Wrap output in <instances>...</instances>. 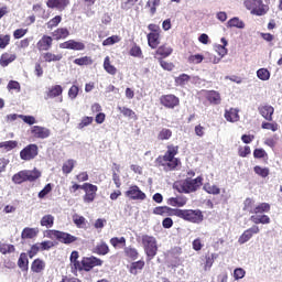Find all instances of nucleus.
I'll use <instances>...</instances> for the list:
<instances>
[{"instance_id": "4d7b16f0", "label": "nucleus", "mask_w": 282, "mask_h": 282, "mask_svg": "<svg viewBox=\"0 0 282 282\" xmlns=\"http://www.w3.org/2000/svg\"><path fill=\"white\" fill-rule=\"evenodd\" d=\"M124 252L133 261H135V259H138V250H135V248L126 247Z\"/></svg>"}, {"instance_id": "a18cd8bd", "label": "nucleus", "mask_w": 282, "mask_h": 282, "mask_svg": "<svg viewBox=\"0 0 282 282\" xmlns=\"http://www.w3.org/2000/svg\"><path fill=\"white\" fill-rule=\"evenodd\" d=\"M257 77L260 80H270V70L268 68H260L257 70Z\"/></svg>"}, {"instance_id": "a211bd4d", "label": "nucleus", "mask_w": 282, "mask_h": 282, "mask_svg": "<svg viewBox=\"0 0 282 282\" xmlns=\"http://www.w3.org/2000/svg\"><path fill=\"white\" fill-rule=\"evenodd\" d=\"M260 115L263 119L272 122V116L274 115V107L270 105H264L259 108Z\"/></svg>"}, {"instance_id": "2f4dec72", "label": "nucleus", "mask_w": 282, "mask_h": 282, "mask_svg": "<svg viewBox=\"0 0 282 282\" xmlns=\"http://www.w3.org/2000/svg\"><path fill=\"white\" fill-rule=\"evenodd\" d=\"M31 270H32V272L40 274V272H43L45 270V261H43L41 259L34 260L32 262Z\"/></svg>"}, {"instance_id": "7ed1b4c3", "label": "nucleus", "mask_w": 282, "mask_h": 282, "mask_svg": "<svg viewBox=\"0 0 282 282\" xmlns=\"http://www.w3.org/2000/svg\"><path fill=\"white\" fill-rule=\"evenodd\" d=\"M243 6L256 17H264V14H268V11L270 10V7L263 3V0H245Z\"/></svg>"}, {"instance_id": "423d86ee", "label": "nucleus", "mask_w": 282, "mask_h": 282, "mask_svg": "<svg viewBox=\"0 0 282 282\" xmlns=\"http://www.w3.org/2000/svg\"><path fill=\"white\" fill-rule=\"evenodd\" d=\"M44 237H47V239H57L61 243H74L78 239L76 236L59 230H46Z\"/></svg>"}, {"instance_id": "bf43d9fd", "label": "nucleus", "mask_w": 282, "mask_h": 282, "mask_svg": "<svg viewBox=\"0 0 282 282\" xmlns=\"http://www.w3.org/2000/svg\"><path fill=\"white\" fill-rule=\"evenodd\" d=\"M19 118L25 122V124H36V118L34 116L20 115Z\"/></svg>"}, {"instance_id": "5701e85b", "label": "nucleus", "mask_w": 282, "mask_h": 282, "mask_svg": "<svg viewBox=\"0 0 282 282\" xmlns=\"http://www.w3.org/2000/svg\"><path fill=\"white\" fill-rule=\"evenodd\" d=\"M104 69L107 72V74H110V76H116V74H118V68L111 65V59L109 56H106L104 59Z\"/></svg>"}, {"instance_id": "f8f14e48", "label": "nucleus", "mask_w": 282, "mask_h": 282, "mask_svg": "<svg viewBox=\"0 0 282 282\" xmlns=\"http://www.w3.org/2000/svg\"><path fill=\"white\" fill-rule=\"evenodd\" d=\"M160 102L163 107H166V109H175V107L180 105V98L175 95H163L160 98Z\"/></svg>"}, {"instance_id": "c03bdc74", "label": "nucleus", "mask_w": 282, "mask_h": 282, "mask_svg": "<svg viewBox=\"0 0 282 282\" xmlns=\"http://www.w3.org/2000/svg\"><path fill=\"white\" fill-rule=\"evenodd\" d=\"M213 263H215V254L207 256L205 258V264L203 267V270L205 272H210V268H213Z\"/></svg>"}, {"instance_id": "a19ab883", "label": "nucleus", "mask_w": 282, "mask_h": 282, "mask_svg": "<svg viewBox=\"0 0 282 282\" xmlns=\"http://www.w3.org/2000/svg\"><path fill=\"white\" fill-rule=\"evenodd\" d=\"M18 265L23 271L28 270V265H30V260H28V254H25V253L20 254V258L18 260Z\"/></svg>"}, {"instance_id": "c85d7f7f", "label": "nucleus", "mask_w": 282, "mask_h": 282, "mask_svg": "<svg viewBox=\"0 0 282 282\" xmlns=\"http://www.w3.org/2000/svg\"><path fill=\"white\" fill-rule=\"evenodd\" d=\"M148 44L152 50H155L160 45V33L148 34Z\"/></svg>"}, {"instance_id": "0eeeda50", "label": "nucleus", "mask_w": 282, "mask_h": 282, "mask_svg": "<svg viewBox=\"0 0 282 282\" xmlns=\"http://www.w3.org/2000/svg\"><path fill=\"white\" fill-rule=\"evenodd\" d=\"M202 182H204V178L202 176H198L194 180L187 178L185 180L181 185L180 188H177L178 193H195L199 186H202Z\"/></svg>"}, {"instance_id": "58836bf2", "label": "nucleus", "mask_w": 282, "mask_h": 282, "mask_svg": "<svg viewBox=\"0 0 282 282\" xmlns=\"http://www.w3.org/2000/svg\"><path fill=\"white\" fill-rule=\"evenodd\" d=\"M110 243L113 248H124L127 246V239L124 237H115L110 239Z\"/></svg>"}, {"instance_id": "3c124183", "label": "nucleus", "mask_w": 282, "mask_h": 282, "mask_svg": "<svg viewBox=\"0 0 282 282\" xmlns=\"http://www.w3.org/2000/svg\"><path fill=\"white\" fill-rule=\"evenodd\" d=\"M187 61L192 65H199V63H202L204 61V55H202V54L191 55Z\"/></svg>"}, {"instance_id": "72a5a7b5", "label": "nucleus", "mask_w": 282, "mask_h": 282, "mask_svg": "<svg viewBox=\"0 0 282 282\" xmlns=\"http://www.w3.org/2000/svg\"><path fill=\"white\" fill-rule=\"evenodd\" d=\"M227 28H238V30H243V28H246V23H243L239 18H232L227 22Z\"/></svg>"}, {"instance_id": "2eb2a0df", "label": "nucleus", "mask_w": 282, "mask_h": 282, "mask_svg": "<svg viewBox=\"0 0 282 282\" xmlns=\"http://www.w3.org/2000/svg\"><path fill=\"white\" fill-rule=\"evenodd\" d=\"M31 133L34 135V138H39L40 140H45L50 134V129L41 126H33L31 129Z\"/></svg>"}, {"instance_id": "6e6d98bb", "label": "nucleus", "mask_w": 282, "mask_h": 282, "mask_svg": "<svg viewBox=\"0 0 282 282\" xmlns=\"http://www.w3.org/2000/svg\"><path fill=\"white\" fill-rule=\"evenodd\" d=\"M189 80H191V77L186 74H183L175 79V83H176V85L184 87V85H188Z\"/></svg>"}, {"instance_id": "603ef678", "label": "nucleus", "mask_w": 282, "mask_h": 282, "mask_svg": "<svg viewBox=\"0 0 282 282\" xmlns=\"http://www.w3.org/2000/svg\"><path fill=\"white\" fill-rule=\"evenodd\" d=\"M142 268H144V261L133 262L130 267V273L138 274V270H142Z\"/></svg>"}, {"instance_id": "39448f33", "label": "nucleus", "mask_w": 282, "mask_h": 282, "mask_svg": "<svg viewBox=\"0 0 282 282\" xmlns=\"http://www.w3.org/2000/svg\"><path fill=\"white\" fill-rule=\"evenodd\" d=\"M141 241L147 257H149V259H153V257L158 254V240L155 237L144 235L142 236Z\"/></svg>"}, {"instance_id": "4c0bfd02", "label": "nucleus", "mask_w": 282, "mask_h": 282, "mask_svg": "<svg viewBox=\"0 0 282 282\" xmlns=\"http://www.w3.org/2000/svg\"><path fill=\"white\" fill-rule=\"evenodd\" d=\"M203 188L208 195H219L221 193V189L217 185H210V183H206Z\"/></svg>"}, {"instance_id": "680f3d73", "label": "nucleus", "mask_w": 282, "mask_h": 282, "mask_svg": "<svg viewBox=\"0 0 282 282\" xmlns=\"http://www.w3.org/2000/svg\"><path fill=\"white\" fill-rule=\"evenodd\" d=\"M158 6H160V0H149L148 8H150L151 14H155L158 11Z\"/></svg>"}, {"instance_id": "338daca9", "label": "nucleus", "mask_w": 282, "mask_h": 282, "mask_svg": "<svg viewBox=\"0 0 282 282\" xmlns=\"http://www.w3.org/2000/svg\"><path fill=\"white\" fill-rule=\"evenodd\" d=\"M254 205V200L252 198H246L245 200V210H248V213H253L254 208L252 206Z\"/></svg>"}, {"instance_id": "c756f323", "label": "nucleus", "mask_w": 282, "mask_h": 282, "mask_svg": "<svg viewBox=\"0 0 282 282\" xmlns=\"http://www.w3.org/2000/svg\"><path fill=\"white\" fill-rule=\"evenodd\" d=\"M37 235L39 228L26 227L22 231V239H34V237H37Z\"/></svg>"}, {"instance_id": "774afa93", "label": "nucleus", "mask_w": 282, "mask_h": 282, "mask_svg": "<svg viewBox=\"0 0 282 282\" xmlns=\"http://www.w3.org/2000/svg\"><path fill=\"white\" fill-rule=\"evenodd\" d=\"M70 268H72L73 274H76V272H78V270H84L83 263H80V261H78V260L75 262H70Z\"/></svg>"}, {"instance_id": "0e129e2a", "label": "nucleus", "mask_w": 282, "mask_h": 282, "mask_svg": "<svg viewBox=\"0 0 282 282\" xmlns=\"http://www.w3.org/2000/svg\"><path fill=\"white\" fill-rule=\"evenodd\" d=\"M262 129H267L269 131H279V124L278 123H270V122H262Z\"/></svg>"}, {"instance_id": "f257e3e1", "label": "nucleus", "mask_w": 282, "mask_h": 282, "mask_svg": "<svg viewBox=\"0 0 282 282\" xmlns=\"http://www.w3.org/2000/svg\"><path fill=\"white\" fill-rule=\"evenodd\" d=\"M180 148L177 145H169L167 151L163 156L158 158L160 166H163V171H175L180 166V159L175 158L178 153Z\"/></svg>"}, {"instance_id": "79ce46f5", "label": "nucleus", "mask_w": 282, "mask_h": 282, "mask_svg": "<svg viewBox=\"0 0 282 282\" xmlns=\"http://www.w3.org/2000/svg\"><path fill=\"white\" fill-rule=\"evenodd\" d=\"M254 174L259 175L260 177H268L270 175V169L261 167L259 165L253 167Z\"/></svg>"}, {"instance_id": "e433bc0d", "label": "nucleus", "mask_w": 282, "mask_h": 282, "mask_svg": "<svg viewBox=\"0 0 282 282\" xmlns=\"http://www.w3.org/2000/svg\"><path fill=\"white\" fill-rule=\"evenodd\" d=\"M156 54L159 56H162L163 58H166V57L171 56V54H173V48L171 46L163 45L156 50Z\"/></svg>"}, {"instance_id": "f3484780", "label": "nucleus", "mask_w": 282, "mask_h": 282, "mask_svg": "<svg viewBox=\"0 0 282 282\" xmlns=\"http://www.w3.org/2000/svg\"><path fill=\"white\" fill-rule=\"evenodd\" d=\"M54 40L50 35H43L42 39L37 42L36 47L40 52H47V50H51L52 42Z\"/></svg>"}, {"instance_id": "09e8293b", "label": "nucleus", "mask_w": 282, "mask_h": 282, "mask_svg": "<svg viewBox=\"0 0 282 282\" xmlns=\"http://www.w3.org/2000/svg\"><path fill=\"white\" fill-rule=\"evenodd\" d=\"M61 21H63V18L61 15H56L46 23V26L48 30H53V28L58 26Z\"/></svg>"}, {"instance_id": "4be33fe9", "label": "nucleus", "mask_w": 282, "mask_h": 282, "mask_svg": "<svg viewBox=\"0 0 282 282\" xmlns=\"http://www.w3.org/2000/svg\"><path fill=\"white\" fill-rule=\"evenodd\" d=\"M14 61H17V54L3 53L0 57V65L1 67H8Z\"/></svg>"}, {"instance_id": "20e7f679", "label": "nucleus", "mask_w": 282, "mask_h": 282, "mask_svg": "<svg viewBox=\"0 0 282 282\" xmlns=\"http://www.w3.org/2000/svg\"><path fill=\"white\" fill-rule=\"evenodd\" d=\"M41 177V172L36 169L30 171L24 170L12 176V182L14 184H23V182H36Z\"/></svg>"}, {"instance_id": "bb28decb", "label": "nucleus", "mask_w": 282, "mask_h": 282, "mask_svg": "<svg viewBox=\"0 0 282 282\" xmlns=\"http://www.w3.org/2000/svg\"><path fill=\"white\" fill-rule=\"evenodd\" d=\"M52 36H53V39H55V41H61L63 39H67V36H69V30H67L65 28L56 29L52 33Z\"/></svg>"}, {"instance_id": "b1692460", "label": "nucleus", "mask_w": 282, "mask_h": 282, "mask_svg": "<svg viewBox=\"0 0 282 282\" xmlns=\"http://www.w3.org/2000/svg\"><path fill=\"white\" fill-rule=\"evenodd\" d=\"M63 95V86L55 85L48 88V91L46 93L47 98H58V96Z\"/></svg>"}, {"instance_id": "5fc2aeb1", "label": "nucleus", "mask_w": 282, "mask_h": 282, "mask_svg": "<svg viewBox=\"0 0 282 282\" xmlns=\"http://www.w3.org/2000/svg\"><path fill=\"white\" fill-rule=\"evenodd\" d=\"M94 122V117H84L77 126V129H85V127H89Z\"/></svg>"}, {"instance_id": "8fccbe9b", "label": "nucleus", "mask_w": 282, "mask_h": 282, "mask_svg": "<svg viewBox=\"0 0 282 282\" xmlns=\"http://www.w3.org/2000/svg\"><path fill=\"white\" fill-rule=\"evenodd\" d=\"M14 247L13 245H8V243H2L0 245V252L1 254H12L14 252Z\"/></svg>"}, {"instance_id": "473e14b6", "label": "nucleus", "mask_w": 282, "mask_h": 282, "mask_svg": "<svg viewBox=\"0 0 282 282\" xmlns=\"http://www.w3.org/2000/svg\"><path fill=\"white\" fill-rule=\"evenodd\" d=\"M263 213H270V204L260 203L253 208L252 215H263Z\"/></svg>"}, {"instance_id": "052dcab7", "label": "nucleus", "mask_w": 282, "mask_h": 282, "mask_svg": "<svg viewBox=\"0 0 282 282\" xmlns=\"http://www.w3.org/2000/svg\"><path fill=\"white\" fill-rule=\"evenodd\" d=\"M78 86L73 85L68 90V98H70V100H76V98L78 97Z\"/></svg>"}, {"instance_id": "e2e57ef3", "label": "nucleus", "mask_w": 282, "mask_h": 282, "mask_svg": "<svg viewBox=\"0 0 282 282\" xmlns=\"http://www.w3.org/2000/svg\"><path fill=\"white\" fill-rule=\"evenodd\" d=\"M50 193H52V185H51V183L45 185V187L37 194V197L40 199H43L46 195H50Z\"/></svg>"}, {"instance_id": "13d9d810", "label": "nucleus", "mask_w": 282, "mask_h": 282, "mask_svg": "<svg viewBox=\"0 0 282 282\" xmlns=\"http://www.w3.org/2000/svg\"><path fill=\"white\" fill-rule=\"evenodd\" d=\"M10 45V35H0V50H6Z\"/></svg>"}, {"instance_id": "6e6552de", "label": "nucleus", "mask_w": 282, "mask_h": 282, "mask_svg": "<svg viewBox=\"0 0 282 282\" xmlns=\"http://www.w3.org/2000/svg\"><path fill=\"white\" fill-rule=\"evenodd\" d=\"M82 191L85 192L84 202L85 204H91L96 199V193H98V186L91 183H85L82 185Z\"/></svg>"}, {"instance_id": "cd10ccee", "label": "nucleus", "mask_w": 282, "mask_h": 282, "mask_svg": "<svg viewBox=\"0 0 282 282\" xmlns=\"http://www.w3.org/2000/svg\"><path fill=\"white\" fill-rule=\"evenodd\" d=\"M40 226H42V228H52L54 226V216L53 215H44L41 220H40Z\"/></svg>"}, {"instance_id": "6ab92c4d", "label": "nucleus", "mask_w": 282, "mask_h": 282, "mask_svg": "<svg viewBox=\"0 0 282 282\" xmlns=\"http://www.w3.org/2000/svg\"><path fill=\"white\" fill-rule=\"evenodd\" d=\"M187 202H188V198H186V196H176L167 199L169 206H174L177 208H182L186 206Z\"/></svg>"}, {"instance_id": "ddd939ff", "label": "nucleus", "mask_w": 282, "mask_h": 282, "mask_svg": "<svg viewBox=\"0 0 282 282\" xmlns=\"http://www.w3.org/2000/svg\"><path fill=\"white\" fill-rule=\"evenodd\" d=\"M82 265L85 272H89L93 268L102 265V260L96 257L84 258Z\"/></svg>"}, {"instance_id": "f03ea898", "label": "nucleus", "mask_w": 282, "mask_h": 282, "mask_svg": "<svg viewBox=\"0 0 282 282\" xmlns=\"http://www.w3.org/2000/svg\"><path fill=\"white\" fill-rule=\"evenodd\" d=\"M174 215L192 224H202L204 221V215L199 209H175Z\"/></svg>"}, {"instance_id": "412c9836", "label": "nucleus", "mask_w": 282, "mask_h": 282, "mask_svg": "<svg viewBox=\"0 0 282 282\" xmlns=\"http://www.w3.org/2000/svg\"><path fill=\"white\" fill-rule=\"evenodd\" d=\"M210 105H221V95L217 90H209L206 95Z\"/></svg>"}, {"instance_id": "9b49d317", "label": "nucleus", "mask_w": 282, "mask_h": 282, "mask_svg": "<svg viewBox=\"0 0 282 282\" xmlns=\"http://www.w3.org/2000/svg\"><path fill=\"white\" fill-rule=\"evenodd\" d=\"M260 230L261 229H259V226L253 225L251 228L243 231V234L238 239V243H240V246H243V243H248V241L252 239L254 235H259Z\"/></svg>"}, {"instance_id": "37998d69", "label": "nucleus", "mask_w": 282, "mask_h": 282, "mask_svg": "<svg viewBox=\"0 0 282 282\" xmlns=\"http://www.w3.org/2000/svg\"><path fill=\"white\" fill-rule=\"evenodd\" d=\"M120 41H122V39L119 35H112L108 39H106L102 42L104 47H107L109 45H116V43H120Z\"/></svg>"}, {"instance_id": "49530a36", "label": "nucleus", "mask_w": 282, "mask_h": 282, "mask_svg": "<svg viewBox=\"0 0 282 282\" xmlns=\"http://www.w3.org/2000/svg\"><path fill=\"white\" fill-rule=\"evenodd\" d=\"M171 135H173V131H171L170 129L163 128L159 132L158 139L159 140H171Z\"/></svg>"}, {"instance_id": "dca6fc26", "label": "nucleus", "mask_w": 282, "mask_h": 282, "mask_svg": "<svg viewBox=\"0 0 282 282\" xmlns=\"http://www.w3.org/2000/svg\"><path fill=\"white\" fill-rule=\"evenodd\" d=\"M47 8H51L52 10H58L59 12H63L67 6H69V0H47L46 2Z\"/></svg>"}, {"instance_id": "1a4fd4ad", "label": "nucleus", "mask_w": 282, "mask_h": 282, "mask_svg": "<svg viewBox=\"0 0 282 282\" xmlns=\"http://www.w3.org/2000/svg\"><path fill=\"white\" fill-rule=\"evenodd\" d=\"M37 155L39 147L36 144H29L20 152L21 160H24L25 162L34 160Z\"/></svg>"}, {"instance_id": "c9c22d12", "label": "nucleus", "mask_w": 282, "mask_h": 282, "mask_svg": "<svg viewBox=\"0 0 282 282\" xmlns=\"http://www.w3.org/2000/svg\"><path fill=\"white\" fill-rule=\"evenodd\" d=\"M118 110L120 111V113H122V116H124L126 118H130V120H138V116L135 115V112L133 110H131L130 108L127 107H118Z\"/></svg>"}, {"instance_id": "de8ad7c7", "label": "nucleus", "mask_w": 282, "mask_h": 282, "mask_svg": "<svg viewBox=\"0 0 282 282\" xmlns=\"http://www.w3.org/2000/svg\"><path fill=\"white\" fill-rule=\"evenodd\" d=\"M7 89L8 91H17L19 94V91H21V84L17 80H10L7 85Z\"/></svg>"}, {"instance_id": "f704fd0d", "label": "nucleus", "mask_w": 282, "mask_h": 282, "mask_svg": "<svg viewBox=\"0 0 282 282\" xmlns=\"http://www.w3.org/2000/svg\"><path fill=\"white\" fill-rule=\"evenodd\" d=\"M74 166H76V161L69 159L63 164L62 171L65 175H69L74 171Z\"/></svg>"}, {"instance_id": "7c9ffc66", "label": "nucleus", "mask_w": 282, "mask_h": 282, "mask_svg": "<svg viewBox=\"0 0 282 282\" xmlns=\"http://www.w3.org/2000/svg\"><path fill=\"white\" fill-rule=\"evenodd\" d=\"M250 221H252V224H263V225H268L270 224V218L268 215H252L250 217Z\"/></svg>"}, {"instance_id": "aec40b11", "label": "nucleus", "mask_w": 282, "mask_h": 282, "mask_svg": "<svg viewBox=\"0 0 282 282\" xmlns=\"http://www.w3.org/2000/svg\"><path fill=\"white\" fill-rule=\"evenodd\" d=\"M225 119L227 122H239V109L230 108L225 110Z\"/></svg>"}, {"instance_id": "69168bd1", "label": "nucleus", "mask_w": 282, "mask_h": 282, "mask_svg": "<svg viewBox=\"0 0 282 282\" xmlns=\"http://www.w3.org/2000/svg\"><path fill=\"white\" fill-rule=\"evenodd\" d=\"M243 276H246V270H243L241 268L235 269L234 278L236 281H239V279H243Z\"/></svg>"}, {"instance_id": "864d4df0", "label": "nucleus", "mask_w": 282, "mask_h": 282, "mask_svg": "<svg viewBox=\"0 0 282 282\" xmlns=\"http://www.w3.org/2000/svg\"><path fill=\"white\" fill-rule=\"evenodd\" d=\"M74 63H75V65L83 66V65H91V63H94V62L91 61V57L84 56V57L74 59Z\"/></svg>"}, {"instance_id": "9d476101", "label": "nucleus", "mask_w": 282, "mask_h": 282, "mask_svg": "<svg viewBox=\"0 0 282 282\" xmlns=\"http://www.w3.org/2000/svg\"><path fill=\"white\" fill-rule=\"evenodd\" d=\"M126 197L133 200L144 202V199H147V194L140 191V187H138V185H131L126 192Z\"/></svg>"}, {"instance_id": "4468645a", "label": "nucleus", "mask_w": 282, "mask_h": 282, "mask_svg": "<svg viewBox=\"0 0 282 282\" xmlns=\"http://www.w3.org/2000/svg\"><path fill=\"white\" fill-rule=\"evenodd\" d=\"M62 50H75L76 52H83L85 44L83 42H76L75 40H68L59 45Z\"/></svg>"}, {"instance_id": "a878e982", "label": "nucleus", "mask_w": 282, "mask_h": 282, "mask_svg": "<svg viewBox=\"0 0 282 282\" xmlns=\"http://www.w3.org/2000/svg\"><path fill=\"white\" fill-rule=\"evenodd\" d=\"M42 58L45 61V63H58V61H62L63 55L46 52L42 54Z\"/></svg>"}, {"instance_id": "ea45409f", "label": "nucleus", "mask_w": 282, "mask_h": 282, "mask_svg": "<svg viewBox=\"0 0 282 282\" xmlns=\"http://www.w3.org/2000/svg\"><path fill=\"white\" fill-rule=\"evenodd\" d=\"M19 147V142L17 141H3L0 142V149H3V151H12V149H17Z\"/></svg>"}, {"instance_id": "393cba45", "label": "nucleus", "mask_w": 282, "mask_h": 282, "mask_svg": "<svg viewBox=\"0 0 282 282\" xmlns=\"http://www.w3.org/2000/svg\"><path fill=\"white\" fill-rule=\"evenodd\" d=\"M96 254L105 257V254H109V246L105 241H100L94 249Z\"/></svg>"}]
</instances>
